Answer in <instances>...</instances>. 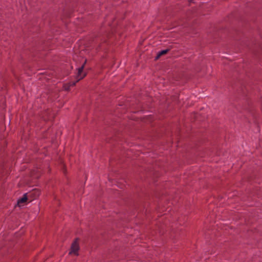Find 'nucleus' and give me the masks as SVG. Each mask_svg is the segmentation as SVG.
<instances>
[{"label": "nucleus", "instance_id": "obj_4", "mask_svg": "<svg viewBox=\"0 0 262 262\" xmlns=\"http://www.w3.org/2000/svg\"><path fill=\"white\" fill-rule=\"evenodd\" d=\"M29 199L28 196V193H25L23 195V197L20 199H18L17 201V205L20 206V204L24 203L27 202V201Z\"/></svg>", "mask_w": 262, "mask_h": 262}, {"label": "nucleus", "instance_id": "obj_5", "mask_svg": "<svg viewBox=\"0 0 262 262\" xmlns=\"http://www.w3.org/2000/svg\"><path fill=\"white\" fill-rule=\"evenodd\" d=\"M169 51L170 49H167L159 52L157 54V56L155 57V60H158L161 56L166 54Z\"/></svg>", "mask_w": 262, "mask_h": 262}, {"label": "nucleus", "instance_id": "obj_7", "mask_svg": "<svg viewBox=\"0 0 262 262\" xmlns=\"http://www.w3.org/2000/svg\"><path fill=\"white\" fill-rule=\"evenodd\" d=\"M63 88L65 91H68L70 89V85H69L68 83H66L63 85Z\"/></svg>", "mask_w": 262, "mask_h": 262}, {"label": "nucleus", "instance_id": "obj_2", "mask_svg": "<svg viewBox=\"0 0 262 262\" xmlns=\"http://www.w3.org/2000/svg\"><path fill=\"white\" fill-rule=\"evenodd\" d=\"M28 194V196L30 199V201H31L38 198L40 194V191L38 189H34Z\"/></svg>", "mask_w": 262, "mask_h": 262}, {"label": "nucleus", "instance_id": "obj_3", "mask_svg": "<svg viewBox=\"0 0 262 262\" xmlns=\"http://www.w3.org/2000/svg\"><path fill=\"white\" fill-rule=\"evenodd\" d=\"M86 61L87 60L85 59L84 63L82 64V65L78 69V72H77V76H76V78L77 79L79 78L81 76H82V75H81V73L83 72V69L84 68V66L86 64Z\"/></svg>", "mask_w": 262, "mask_h": 262}, {"label": "nucleus", "instance_id": "obj_6", "mask_svg": "<svg viewBox=\"0 0 262 262\" xmlns=\"http://www.w3.org/2000/svg\"><path fill=\"white\" fill-rule=\"evenodd\" d=\"M86 74L84 73L83 74V76H81L79 78L77 79V80L76 81L68 82V84H69V85H70V87L73 86L75 85L76 83L78 82L79 80H80L81 79H82L84 77H85L86 76Z\"/></svg>", "mask_w": 262, "mask_h": 262}, {"label": "nucleus", "instance_id": "obj_1", "mask_svg": "<svg viewBox=\"0 0 262 262\" xmlns=\"http://www.w3.org/2000/svg\"><path fill=\"white\" fill-rule=\"evenodd\" d=\"M79 238L77 237L75 238L74 241L72 242L70 248V251L69 253L70 255L72 254L76 256H78L79 255L78 251L80 249L79 245Z\"/></svg>", "mask_w": 262, "mask_h": 262}]
</instances>
